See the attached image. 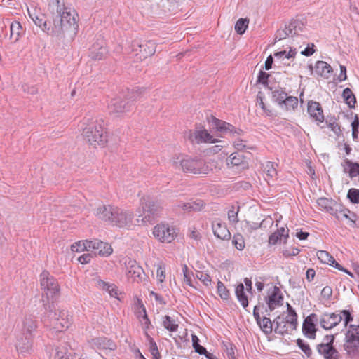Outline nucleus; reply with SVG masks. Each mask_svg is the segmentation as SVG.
I'll use <instances>...</instances> for the list:
<instances>
[{
  "label": "nucleus",
  "instance_id": "obj_49",
  "mask_svg": "<svg viewBox=\"0 0 359 359\" xmlns=\"http://www.w3.org/2000/svg\"><path fill=\"white\" fill-rule=\"evenodd\" d=\"M196 277L200 280L205 286H208L211 284L210 276L203 271H197L196 272Z\"/></svg>",
  "mask_w": 359,
  "mask_h": 359
},
{
  "label": "nucleus",
  "instance_id": "obj_39",
  "mask_svg": "<svg viewBox=\"0 0 359 359\" xmlns=\"http://www.w3.org/2000/svg\"><path fill=\"white\" fill-rule=\"evenodd\" d=\"M249 20L248 18H240L235 25L236 32L241 35L243 34L248 26Z\"/></svg>",
  "mask_w": 359,
  "mask_h": 359
},
{
  "label": "nucleus",
  "instance_id": "obj_50",
  "mask_svg": "<svg viewBox=\"0 0 359 359\" xmlns=\"http://www.w3.org/2000/svg\"><path fill=\"white\" fill-rule=\"evenodd\" d=\"M276 165H277L271 161H268L266 163L264 169H265V171L266 172V175L268 177H270L271 178H272V177L276 176L277 171L275 168Z\"/></svg>",
  "mask_w": 359,
  "mask_h": 359
},
{
  "label": "nucleus",
  "instance_id": "obj_6",
  "mask_svg": "<svg viewBox=\"0 0 359 359\" xmlns=\"http://www.w3.org/2000/svg\"><path fill=\"white\" fill-rule=\"evenodd\" d=\"M180 167L185 172H189L194 175H205L211 170L210 165L201 158H188L180 160V161H174V165Z\"/></svg>",
  "mask_w": 359,
  "mask_h": 359
},
{
  "label": "nucleus",
  "instance_id": "obj_9",
  "mask_svg": "<svg viewBox=\"0 0 359 359\" xmlns=\"http://www.w3.org/2000/svg\"><path fill=\"white\" fill-rule=\"evenodd\" d=\"M131 48L133 52H136V55L139 56L138 58L142 60L154 55L156 45L151 40L143 41L135 40L132 42Z\"/></svg>",
  "mask_w": 359,
  "mask_h": 359
},
{
  "label": "nucleus",
  "instance_id": "obj_64",
  "mask_svg": "<svg viewBox=\"0 0 359 359\" xmlns=\"http://www.w3.org/2000/svg\"><path fill=\"white\" fill-rule=\"evenodd\" d=\"M191 203V210L194 211L201 210L202 207L203 206V203L202 201L198 202H190Z\"/></svg>",
  "mask_w": 359,
  "mask_h": 359
},
{
  "label": "nucleus",
  "instance_id": "obj_45",
  "mask_svg": "<svg viewBox=\"0 0 359 359\" xmlns=\"http://www.w3.org/2000/svg\"><path fill=\"white\" fill-rule=\"evenodd\" d=\"M338 215L340 218L339 219H342L343 218L348 219L352 222L355 223V219L356 218V215L353 212H351L348 210H341V208H338Z\"/></svg>",
  "mask_w": 359,
  "mask_h": 359
},
{
  "label": "nucleus",
  "instance_id": "obj_27",
  "mask_svg": "<svg viewBox=\"0 0 359 359\" xmlns=\"http://www.w3.org/2000/svg\"><path fill=\"white\" fill-rule=\"evenodd\" d=\"M51 297H49L48 299L46 298L45 295H42V302L43 306L45 310L44 312V318H47L50 322L51 321V319L54 317V313H57L54 311L55 309V305L53 300H50Z\"/></svg>",
  "mask_w": 359,
  "mask_h": 359
},
{
  "label": "nucleus",
  "instance_id": "obj_8",
  "mask_svg": "<svg viewBox=\"0 0 359 359\" xmlns=\"http://www.w3.org/2000/svg\"><path fill=\"white\" fill-rule=\"evenodd\" d=\"M40 284L41 288L45 291L43 294L46 298L53 299L59 294L60 288L57 280L48 271L45 270L41 273Z\"/></svg>",
  "mask_w": 359,
  "mask_h": 359
},
{
  "label": "nucleus",
  "instance_id": "obj_17",
  "mask_svg": "<svg viewBox=\"0 0 359 359\" xmlns=\"http://www.w3.org/2000/svg\"><path fill=\"white\" fill-rule=\"evenodd\" d=\"M319 323L318 316L316 313L309 315L302 324V332L305 337L311 339L316 337L317 328L316 323Z\"/></svg>",
  "mask_w": 359,
  "mask_h": 359
},
{
  "label": "nucleus",
  "instance_id": "obj_4",
  "mask_svg": "<svg viewBox=\"0 0 359 359\" xmlns=\"http://www.w3.org/2000/svg\"><path fill=\"white\" fill-rule=\"evenodd\" d=\"M83 134L89 144L94 146H104L107 142V135L102 119H96L88 123L83 128Z\"/></svg>",
  "mask_w": 359,
  "mask_h": 359
},
{
  "label": "nucleus",
  "instance_id": "obj_46",
  "mask_svg": "<svg viewBox=\"0 0 359 359\" xmlns=\"http://www.w3.org/2000/svg\"><path fill=\"white\" fill-rule=\"evenodd\" d=\"M10 29L11 36H13V35H16L15 40H17L22 31L21 24L18 21H15L11 23Z\"/></svg>",
  "mask_w": 359,
  "mask_h": 359
},
{
  "label": "nucleus",
  "instance_id": "obj_31",
  "mask_svg": "<svg viewBox=\"0 0 359 359\" xmlns=\"http://www.w3.org/2000/svg\"><path fill=\"white\" fill-rule=\"evenodd\" d=\"M342 97L344 102L351 109H354L356 103V98L352 90L346 88L343 90Z\"/></svg>",
  "mask_w": 359,
  "mask_h": 359
},
{
  "label": "nucleus",
  "instance_id": "obj_32",
  "mask_svg": "<svg viewBox=\"0 0 359 359\" xmlns=\"http://www.w3.org/2000/svg\"><path fill=\"white\" fill-rule=\"evenodd\" d=\"M162 325L165 329L171 332H175L178 330L179 325L170 316L165 315L162 318Z\"/></svg>",
  "mask_w": 359,
  "mask_h": 359
},
{
  "label": "nucleus",
  "instance_id": "obj_37",
  "mask_svg": "<svg viewBox=\"0 0 359 359\" xmlns=\"http://www.w3.org/2000/svg\"><path fill=\"white\" fill-rule=\"evenodd\" d=\"M240 211V206L232 205L228 210V219L232 224H236L238 222V214Z\"/></svg>",
  "mask_w": 359,
  "mask_h": 359
},
{
  "label": "nucleus",
  "instance_id": "obj_34",
  "mask_svg": "<svg viewBox=\"0 0 359 359\" xmlns=\"http://www.w3.org/2000/svg\"><path fill=\"white\" fill-rule=\"evenodd\" d=\"M29 16L35 23V25L40 28L42 29L43 31L46 32L48 34V32L51 31V27L50 26H48L46 20L44 19V17L43 15L41 16H32L31 14H29Z\"/></svg>",
  "mask_w": 359,
  "mask_h": 359
},
{
  "label": "nucleus",
  "instance_id": "obj_59",
  "mask_svg": "<svg viewBox=\"0 0 359 359\" xmlns=\"http://www.w3.org/2000/svg\"><path fill=\"white\" fill-rule=\"evenodd\" d=\"M157 277L158 278V280L161 283H163L164 281V279L165 278V268L163 266H158L157 269Z\"/></svg>",
  "mask_w": 359,
  "mask_h": 359
},
{
  "label": "nucleus",
  "instance_id": "obj_18",
  "mask_svg": "<svg viewBox=\"0 0 359 359\" xmlns=\"http://www.w3.org/2000/svg\"><path fill=\"white\" fill-rule=\"evenodd\" d=\"M126 275L128 278H133L134 281L138 282L142 280L144 275V271L135 260L129 259L126 262Z\"/></svg>",
  "mask_w": 359,
  "mask_h": 359
},
{
  "label": "nucleus",
  "instance_id": "obj_25",
  "mask_svg": "<svg viewBox=\"0 0 359 359\" xmlns=\"http://www.w3.org/2000/svg\"><path fill=\"white\" fill-rule=\"evenodd\" d=\"M69 8H71L65 5L64 0H50L48 4V9L53 18H58L62 12L67 11Z\"/></svg>",
  "mask_w": 359,
  "mask_h": 359
},
{
  "label": "nucleus",
  "instance_id": "obj_33",
  "mask_svg": "<svg viewBox=\"0 0 359 359\" xmlns=\"http://www.w3.org/2000/svg\"><path fill=\"white\" fill-rule=\"evenodd\" d=\"M281 108L285 110L294 109L298 106V99L293 96H286L284 98Z\"/></svg>",
  "mask_w": 359,
  "mask_h": 359
},
{
  "label": "nucleus",
  "instance_id": "obj_47",
  "mask_svg": "<svg viewBox=\"0 0 359 359\" xmlns=\"http://www.w3.org/2000/svg\"><path fill=\"white\" fill-rule=\"evenodd\" d=\"M347 198L352 203H359V189L351 188L348 191Z\"/></svg>",
  "mask_w": 359,
  "mask_h": 359
},
{
  "label": "nucleus",
  "instance_id": "obj_62",
  "mask_svg": "<svg viewBox=\"0 0 359 359\" xmlns=\"http://www.w3.org/2000/svg\"><path fill=\"white\" fill-rule=\"evenodd\" d=\"M26 340L27 342L23 346H21L20 344L17 346V347L19 348L21 353L27 351L32 346V344L29 339L26 337Z\"/></svg>",
  "mask_w": 359,
  "mask_h": 359
},
{
  "label": "nucleus",
  "instance_id": "obj_15",
  "mask_svg": "<svg viewBox=\"0 0 359 359\" xmlns=\"http://www.w3.org/2000/svg\"><path fill=\"white\" fill-rule=\"evenodd\" d=\"M291 318L283 316V315L278 316L273 320L274 332L280 335H285L291 333L297 329V324L294 327L290 323Z\"/></svg>",
  "mask_w": 359,
  "mask_h": 359
},
{
  "label": "nucleus",
  "instance_id": "obj_20",
  "mask_svg": "<svg viewBox=\"0 0 359 359\" xmlns=\"http://www.w3.org/2000/svg\"><path fill=\"white\" fill-rule=\"evenodd\" d=\"M212 229L214 235L224 241H228L231 238V233L229 231L226 224L219 219H215L212 223Z\"/></svg>",
  "mask_w": 359,
  "mask_h": 359
},
{
  "label": "nucleus",
  "instance_id": "obj_14",
  "mask_svg": "<svg viewBox=\"0 0 359 359\" xmlns=\"http://www.w3.org/2000/svg\"><path fill=\"white\" fill-rule=\"evenodd\" d=\"M187 139L192 144H201V143H215L219 142L217 139L213 137L207 130L201 129V128H196L194 131L189 130L187 135Z\"/></svg>",
  "mask_w": 359,
  "mask_h": 359
},
{
  "label": "nucleus",
  "instance_id": "obj_53",
  "mask_svg": "<svg viewBox=\"0 0 359 359\" xmlns=\"http://www.w3.org/2000/svg\"><path fill=\"white\" fill-rule=\"evenodd\" d=\"M269 77V74L264 71L260 70L258 77H257V83H262L264 86L268 85V79Z\"/></svg>",
  "mask_w": 359,
  "mask_h": 359
},
{
  "label": "nucleus",
  "instance_id": "obj_16",
  "mask_svg": "<svg viewBox=\"0 0 359 359\" xmlns=\"http://www.w3.org/2000/svg\"><path fill=\"white\" fill-rule=\"evenodd\" d=\"M50 323L54 329L61 331L69 327L72 323V316L69 315L67 311L61 310L59 313H54V317Z\"/></svg>",
  "mask_w": 359,
  "mask_h": 359
},
{
  "label": "nucleus",
  "instance_id": "obj_28",
  "mask_svg": "<svg viewBox=\"0 0 359 359\" xmlns=\"http://www.w3.org/2000/svg\"><path fill=\"white\" fill-rule=\"evenodd\" d=\"M227 164H231L233 166H241L244 168L247 166L248 162L243 154L239 152H234L229 156Z\"/></svg>",
  "mask_w": 359,
  "mask_h": 359
},
{
  "label": "nucleus",
  "instance_id": "obj_54",
  "mask_svg": "<svg viewBox=\"0 0 359 359\" xmlns=\"http://www.w3.org/2000/svg\"><path fill=\"white\" fill-rule=\"evenodd\" d=\"M149 351L153 357L159 356L160 353L158 349V346L156 343L154 341L152 338H151L149 341Z\"/></svg>",
  "mask_w": 359,
  "mask_h": 359
},
{
  "label": "nucleus",
  "instance_id": "obj_63",
  "mask_svg": "<svg viewBox=\"0 0 359 359\" xmlns=\"http://www.w3.org/2000/svg\"><path fill=\"white\" fill-rule=\"evenodd\" d=\"M346 78V68L344 65H340V74L338 76V80L339 81H345Z\"/></svg>",
  "mask_w": 359,
  "mask_h": 359
},
{
  "label": "nucleus",
  "instance_id": "obj_26",
  "mask_svg": "<svg viewBox=\"0 0 359 359\" xmlns=\"http://www.w3.org/2000/svg\"><path fill=\"white\" fill-rule=\"evenodd\" d=\"M315 71L318 75L328 79L332 72V68L325 61H318L315 65Z\"/></svg>",
  "mask_w": 359,
  "mask_h": 359
},
{
  "label": "nucleus",
  "instance_id": "obj_41",
  "mask_svg": "<svg viewBox=\"0 0 359 359\" xmlns=\"http://www.w3.org/2000/svg\"><path fill=\"white\" fill-rule=\"evenodd\" d=\"M24 329L29 334L36 328V323L32 317H26L23 322Z\"/></svg>",
  "mask_w": 359,
  "mask_h": 359
},
{
  "label": "nucleus",
  "instance_id": "obj_13",
  "mask_svg": "<svg viewBox=\"0 0 359 359\" xmlns=\"http://www.w3.org/2000/svg\"><path fill=\"white\" fill-rule=\"evenodd\" d=\"M83 249H86L87 251L92 250L95 254H98L101 256L107 257L110 255L113 251L109 243L102 242L97 239L92 241L86 240V242L83 243Z\"/></svg>",
  "mask_w": 359,
  "mask_h": 359
},
{
  "label": "nucleus",
  "instance_id": "obj_36",
  "mask_svg": "<svg viewBox=\"0 0 359 359\" xmlns=\"http://www.w3.org/2000/svg\"><path fill=\"white\" fill-rule=\"evenodd\" d=\"M297 346L302 351V352L305 354V355L308 358H311L313 355V351L308 343L304 341L302 339H297L296 341Z\"/></svg>",
  "mask_w": 359,
  "mask_h": 359
},
{
  "label": "nucleus",
  "instance_id": "obj_44",
  "mask_svg": "<svg viewBox=\"0 0 359 359\" xmlns=\"http://www.w3.org/2000/svg\"><path fill=\"white\" fill-rule=\"evenodd\" d=\"M318 258L323 263L330 265L332 260L334 261V257L330 255L329 252L325 250H319L317 252Z\"/></svg>",
  "mask_w": 359,
  "mask_h": 359
},
{
  "label": "nucleus",
  "instance_id": "obj_21",
  "mask_svg": "<svg viewBox=\"0 0 359 359\" xmlns=\"http://www.w3.org/2000/svg\"><path fill=\"white\" fill-rule=\"evenodd\" d=\"M265 300L269 311H273L276 308L283 305V296L280 290L277 286H274L272 293L268 295Z\"/></svg>",
  "mask_w": 359,
  "mask_h": 359
},
{
  "label": "nucleus",
  "instance_id": "obj_3",
  "mask_svg": "<svg viewBox=\"0 0 359 359\" xmlns=\"http://www.w3.org/2000/svg\"><path fill=\"white\" fill-rule=\"evenodd\" d=\"M78 15L72 8L67 11L62 12L58 18H53V26L48 34L62 38L65 34L71 36L75 35L78 31Z\"/></svg>",
  "mask_w": 359,
  "mask_h": 359
},
{
  "label": "nucleus",
  "instance_id": "obj_61",
  "mask_svg": "<svg viewBox=\"0 0 359 359\" xmlns=\"http://www.w3.org/2000/svg\"><path fill=\"white\" fill-rule=\"evenodd\" d=\"M86 242V241H80L78 243H76L75 244L72 245L71 246V249L74 252H79V251H83L84 250L83 248V243ZM86 250V249H85Z\"/></svg>",
  "mask_w": 359,
  "mask_h": 359
},
{
  "label": "nucleus",
  "instance_id": "obj_10",
  "mask_svg": "<svg viewBox=\"0 0 359 359\" xmlns=\"http://www.w3.org/2000/svg\"><path fill=\"white\" fill-rule=\"evenodd\" d=\"M153 234L162 243H171L177 236V229L168 224H159L154 226Z\"/></svg>",
  "mask_w": 359,
  "mask_h": 359
},
{
  "label": "nucleus",
  "instance_id": "obj_5",
  "mask_svg": "<svg viewBox=\"0 0 359 359\" xmlns=\"http://www.w3.org/2000/svg\"><path fill=\"white\" fill-rule=\"evenodd\" d=\"M140 93L138 90H128L123 97L119 96L111 100L109 108L110 113L120 114L128 111L133 105L135 101L140 97Z\"/></svg>",
  "mask_w": 359,
  "mask_h": 359
},
{
  "label": "nucleus",
  "instance_id": "obj_57",
  "mask_svg": "<svg viewBox=\"0 0 359 359\" xmlns=\"http://www.w3.org/2000/svg\"><path fill=\"white\" fill-rule=\"evenodd\" d=\"M281 240V235L279 233L274 232L269 238V245H275L278 241Z\"/></svg>",
  "mask_w": 359,
  "mask_h": 359
},
{
  "label": "nucleus",
  "instance_id": "obj_1",
  "mask_svg": "<svg viewBox=\"0 0 359 359\" xmlns=\"http://www.w3.org/2000/svg\"><path fill=\"white\" fill-rule=\"evenodd\" d=\"M318 320L320 327L326 330L336 327L343 320L344 327H348L345 333L344 349L349 357H359V325H349L353 320V316L349 310L325 312L320 315Z\"/></svg>",
  "mask_w": 359,
  "mask_h": 359
},
{
  "label": "nucleus",
  "instance_id": "obj_24",
  "mask_svg": "<svg viewBox=\"0 0 359 359\" xmlns=\"http://www.w3.org/2000/svg\"><path fill=\"white\" fill-rule=\"evenodd\" d=\"M307 111L311 117L315 121L320 123L323 122L324 116L323 109L319 102L315 101L309 102Z\"/></svg>",
  "mask_w": 359,
  "mask_h": 359
},
{
  "label": "nucleus",
  "instance_id": "obj_38",
  "mask_svg": "<svg viewBox=\"0 0 359 359\" xmlns=\"http://www.w3.org/2000/svg\"><path fill=\"white\" fill-rule=\"evenodd\" d=\"M287 93L285 90L282 89H276L272 91V98L273 100L278 103V104L281 107L283 102L284 101V98L287 96Z\"/></svg>",
  "mask_w": 359,
  "mask_h": 359
},
{
  "label": "nucleus",
  "instance_id": "obj_40",
  "mask_svg": "<svg viewBox=\"0 0 359 359\" xmlns=\"http://www.w3.org/2000/svg\"><path fill=\"white\" fill-rule=\"evenodd\" d=\"M192 346L195 351L200 355H205L208 352L205 347L199 344V339L195 334L192 335Z\"/></svg>",
  "mask_w": 359,
  "mask_h": 359
},
{
  "label": "nucleus",
  "instance_id": "obj_23",
  "mask_svg": "<svg viewBox=\"0 0 359 359\" xmlns=\"http://www.w3.org/2000/svg\"><path fill=\"white\" fill-rule=\"evenodd\" d=\"M90 344L93 348H96L100 350L113 351L116 348V344L112 340L104 337L92 339Z\"/></svg>",
  "mask_w": 359,
  "mask_h": 359
},
{
  "label": "nucleus",
  "instance_id": "obj_51",
  "mask_svg": "<svg viewBox=\"0 0 359 359\" xmlns=\"http://www.w3.org/2000/svg\"><path fill=\"white\" fill-rule=\"evenodd\" d=\"M224 346H225V351H226L228 358L229 359H235L236 355H235L234 350L236 348V346L230 342L224 344Z\"/></svg>",
  "mask_w": 359,
  "mask_h": 359
},
{
  "label": "nucleus",
  "instance_id": "obj_55",
  "mask_svg": "<svg viewBox=\"0 0 359 359\" xmlns=\"http://www.w3.org/2000/svg\"><path fill=\"white\" fill-rule=\"evenodd\" d=\"M261 306L264 307V304H262L261 305L260 303H259V304L255 306L254 309H253V316H254L255 319L256 320L257 325H260L261 320H262V318H261L260 314H259V309H260Z\"/></svg>",
  "mask_w": 359,
  "mask_h": 359
},
{
  "label": "nucleus",
  "instance_id": "obj_56",
  "mask_svg": "<svg viewBox=\"0 0 359 359\" xmlns=\"http://www.w3.org/2000/svg\"><path fill=\"white\" fill-rule=\"evenodd\" d=\"M234 147L238 151H243L245 149H252V147H247L244 144V141L241 139H238L234 142Z\"/></svg>",
  "mask_w": 359,
  "mask_h": 359
},
{
  "label": "nucleus",
  "instance_id": "obj_2",
  "mask_svg": "<svg viewBox=\"0 0 359 359\" xmlns=\"http://www.w3.org/2000/svg\"><path fill=\"white\" fill-rule=\"evenodd\" d=\"M95 215L100 219L120 228L130 225L133 217L132 212L110 205L99 206L95 210Z\"/></svg>",
  "mask_w": 359,
  "mask_h": 359
},
{
  "label": "nucleus",
  "instance_id": "obj_42",
  "mask_svg": "<svg viewBox=\"0 0 359 359\" xmlns=\"http://www.w3.org/2000/svg\"><path fill=\"white\" fill-rule=\"evenodd\" d=\"M232 244L238 250H243L245 248V241L243 236L241 233H236L233 236Z\"/></svg>",
  "mask_w": 359,
  "mask_h": 359
},
{
  "label": "nucleus",
  "instance_id": "obj_7",
  "mask_svg": "<svg viewBox=\"0 0 359 359\" xmlns=\"http://www.w3.org/2000/svg\"><path fill=\"white\" fill-rule=\"evenodd\" d=\"M334 334H327L323 337V341L316 345V349L323 359L341 358L340 353L334 346Z\"/></svg>",
  "mask_w": 359,
  "mask_h": 359
},
{
  "label": "nucleus",
  "instance_id": "obj_30",
  "mask_svg": "<svg viewBox=\"0 0 359 359\" xmlns=\"http://www.w3.org/2000/svg\"><path fill=\"white\" fill-rule=\"evenodd\" d=\"M235 294L243 307L245 309L248 306V299L243 283H239L236 286Z\"/></svg>",
  "mask_w": 359,
  "mask_h": 359
},
{
  "label": "nucleus",
  "instance_id": "obj_29",
  "mask_svg": "<svg viewBox=\"0 0 359 359\" xmlns=\"http://www.w3.org/2000/svg\"><path fill=\"white\" fill-rule=\"evenodd\" d=\"M107 50L105 47L102 45L99 46L93 45L92 47L89 56L93 60H102L107 55Z\"/></svg>",
  "mask_w": 359,
  "mask_h": 359
},
{
  "label": "nucleus",
  "instance_id": "obj_58",
  "mask_svg": "<svg viewBox=\"0 0 359 359\" xmlns=\"http://www.w3.org/2000/svg\"><path fill=\"white\" fill-rule=\"evenodd\" d=\"M332 294V289L330 286H325L321 291V296L325 299H330Z\"/></svg>",
  "mask_w": 359,
  "mask_h": 359
},
{
  "label": "nucleus",
  "instance_id": "obj_22",
  "mask_svg": "<svg viewBox=\"0 0 359 359\" xmlns=\"http://www.w3.org/2000/svg\"><path fill=\"white\" fill-rule=\"evenodd\" d=\"M207 120L212 128L219 132L224 133L227 132L236 131V128L233 125L222 120H219L212 115L208 116Z\"/></svg>",
  "mask_w": 359,
  "mask_h": 359
},
{
  "label": "nucleus",
  "instance_id": "obj_60",
  "mask_svg": "<svg viewBox=\"0 0 359 359\" xmlns=\"http://www.w3.org/2000/svg\"><path fill=\"white\" fill-rule=\"evenodd\" d=\"M300 250L297 248H292L290 250H285L283 252V254L285 257H290V256H295L297 255L299 253Z\"/></svg>",
  "mask_w": 359,
  "mask_h": 359
},
{
  "label": "nucleus",
  "instance_id": "obj_35",
  "mask_svg": "<svg viewBox=\"0 0 359 359\" xmlns=\"http://www.w3.org/2000/svg\"><path fill=\"white\" fill-rule=\"evenodd\" d=\"M258 325L264 334H269L273 331V325L274 324L273 321L272 322L269 318L264 316L261 320V324Z\"/></svg>",
  "mask_w": 359,
  "mask_h": 359
},
{
  "label": "nucleus",
  "instance_id": "obj_52",
  "mask_svg": "<svg viewBox=\"0 0 359 359\" xmlns=\"http://www.w3.org/2000/svg\"><path fill=\"white\" fill-rule=\"evenodd\" d=\"M257 101L259 102V105L263 109V111L266 114L267 116H271L272 111L271 110L267 109L265 106V104L263 101V96L262 92H259L257 97Z\"/></svg>",
  "mask_w": 359,
  "mask_h": 359
},
{
  "label": "nucleus",
  "instance_id": "obj_12",
  "mask_svg": "<svg viewBox=\"0 0 359 359\" xmlns=\"http://www.w3.org/2000/svg\"><path fill=\"white\" fill-rule=\"evenodd\" d=\"M304 25L297 20H292L288 25H285L284 29H279L275 35V41L285 39L288 36L293 37L303 30Z\"/></svg>",
  "mask_w": 359,
  "mask_h": 359
},
{
  "label": "nucleus",
  "instance_id": "obj_48",
  "mask_svg": "<svg viewBox=\"0 0 359 359\" xmlns=\"http://www.w3.org/2000/svg\"><path fill=\"white\" fill-rule=\"evenodd\" d=\"M287 318H291L290 323L292 324V325H295V324H298L297 322V314L295 311V310L291 306V305L289 303H287Z\"/></svg>",
  "mask_w": 359,
  "mask_h": 359
},
{
  "label": "nucleus",
  "instance_id": "obj_11",
  "mask_svg": "<svg viewBox=\"0 0 359 359\" xmlns=\"http://www.w3.org/2000/svg\"><path fill=\"white\" fill-rule=\"evenodd\" d=\"M141 204L143 210L142 222L143 223H151L154 219L155 216L160 212L161 206L149 197L143 198L141 200ZM139 217H142V215H139Z\"/></svg>",
  "mask_w": 359,
  "mask_h": 359
},
{
  "label": "nucleus",
  "instance_id": "obj_19",
  "mask_svg": "<svg viewBox=\"0 0 359 359\" xmlns=\"http://www.w3.org/2000/svg\"><path fill=\"white\" fill-rule=\"evenodd\" d=\"M317 203L322 210L327 211L337 219L340 218L338 215V208H341V207L334 200L327 198H320L317 200Z\"/></svg>",
  "mask_w": 359,
  "mask_h": 359
},
{
  "label": "nucleus",
  "instance_id": "obj_43",
  "mask_svg": "<svg viewBox=\"0 0 359 359\" xmlns=\"http://www.w3.org/2000/svg\"><path fill=\"white\" fill-rule=\"evenodd\" d=\"M217 292L219 297L223 299L227 300L229 298V290H227L224 283L220 280L217 282Z\"/></svg>",
  "mask_w": 359,
  "mask_h": 359
}]
</instances>
